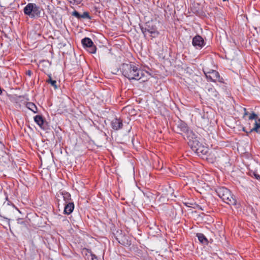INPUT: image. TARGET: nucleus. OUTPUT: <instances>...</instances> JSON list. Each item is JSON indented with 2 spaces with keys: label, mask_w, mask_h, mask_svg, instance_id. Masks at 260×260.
<instances>
[{
  "label": "nucleus",
  "mask_w": 260,
  "mask_h": 260,
  "mask_svg": "<svg viewBox=\"0 0 260 260\" xmlns=\"http://www.w3.org/2000/svg\"><path fill=\"white\" fill-rule=\"evenodd\" d=\"M203 72L208 80L213 82H216L217 81L220 83L224 82L223 79L220 77L219 73L217 71L211 70L207 72H206L204 70H203Z\"/></svg>",
  "instance_id": "39448f33"
},
{
  "label": "nucleus",
  "mask_w": 260,
  "mask_h": 260,
  "mask_svg": "<svg viewBox=\"0 0 260 260\" xmlns=\"http://www.w3.org/2000/svg\"><path fill=\"white\" fill-rule=\"evenodd\" d=\"M196 236L198 237L199 241L203 244L207 245L208 240L205 236L202 233H197Z\"/></svg>",
  "instance_id": "2eb2a0df"
},
{
  "label": "nucleus",
  "mask_w": 260,
  "mask_h": 260,
  "mask_svg": "<svg viewBox=\"0 0 260 260\" xmlns=\"http://www.w3.org/2000/svg\"><path fill=\"white\" fill-rule=\"evenodd\" d=\"M192 45L197 49H201L205 45L203 38L200 35H196L192 39Z\"/></svg>",
  "instance_id": "1a4fd4ad"
},
{
  "label": "nucleus",
  "mask_w": 260,
  "mask_h": 260,
  "mask_svg": "<svg viewBox=\"0 0 260 260\" xmlns=\"http://www.w3.org/2000/svg\"><path fill=\"white\" fill-rule=\"evenodd\" d=\"M23 12L25 15L28 16L30 18L40 17V8L35 3H28L24 8Z\"/></svg>",
  "instance_id": "7ed1b4c3"
},
{
  "label": "nucleus",
  "mask_w": 260,
  "mask_h": 260,
  "mask_svg": "<svg viewBox=\"0 0 260 260\" xmlns=\"http://www.w3.org/2000/svg\"><path fill=\"white\" fill-rule=\"evenodd\" d=\"M34 120L35 122L41 128L44 129H46L45 123L46 121L42 116L38 115L34 117Z\"/></svg>",
  "instance_id": "ddd939ff"
},
{
  "label": "nucleus",
  "mask_w": 260,
  "mask_h": 260,
  "mask_svg": "<svg viewBox=\"0 0 260 260\" xmlns=\"http://www.w3.org/2000/svg\"><path fill=\"white\" fill-rule=\"evenodd\" d=\"M177 129L178 133H181V132H182L186 134L187 135L188 139L191 137L192 135L194 136V134L192 131L189 129L187 124L182 121H181L178 123L177 125Z\"/></svg>",
  "instance_id": "6e6552de"
},
{
  "label": "nucleus",
  "mask_w": 260,
  "mask_h": 260,
  "mask_svg": "<svg viewBox=\"0 0 260 260\" xmlns=\"http://www.w3.org/2000/svg\"><path fill=\"white\" fill-rule=\"evenodd\" d=\"M208 92L210 93V95L214 97H217L218 95V92L216 90V89L213 87L209 88L208 89Z\"/></svg>",
  "instance_id": "6ab92c4d"
},
{
  "label": "nucleus",
  "mask_w": 260,
  "mask_h": 260,
  "mask_svg": "<svg viewBox=\"0 0 260 260\" xmlns=\"http://www.w3.org/2000/svg\"><path fill=\"white\" fill-rule=\"evenodd\" d=\"M260 128V124H258V122L257 121H255V123H254V126L253 128L251 129L250 132H258V130Z\"/></svg>",
  "instance_id": "aec40b11"
},
{
  "label": "nucleus",
  "mask_w": 260,
  "mask_h": 260,
  "mask_svg": "<svg viewBox=\"0 0 260 260\" xmlns=\"http://www.w3.org/2000/svg\"><path fill=\"white\" fill-rule=\"evenodd\" d=\"M118 243L124 246H129L132 244L131 238L126 235H121L119 238H116Z\"/></svg>",
  "instance_id": "9d476101"
},
{
  "label": "nucleus",
  "mask_w": 260,
  "mask_h": 260,
  "mask_svg": "<svg viewBox=\"0 0 260 260\" xmlns=\"http://www.w3.org/2000/svg\"><path fill=\"white\" fill-rule=\"evenodd\" d=\"M60 193L62 196V197L63 198V200L65 202V203L71 202H70V200H71V194L69 192H68L66 191H62L60 192Z\"/></svg>",
  "instance_id": "dca6fc26"
},
{
  "label": "nucleus",
  "mask_w": 260,
  "mask_h": 260,
  "mask_svg": "<svg viewBox=\"0 0 260 260\" xmlns=\"http://www.w3.org/2000/svg\"><path fill=\"white\" fill-rule=\"evenodd\" d=\"M257 118V115L254 112H252L249 116V120L255 119Z\"/></svg>",
  "instance_id": "5701e85b"
},
{
  "label": "nucleus",
  "mask_w": 260,
  "mask_h": 260,
  "mask_svg": "<svg viewBox=\"0 0 260 260\" xmlns=\"http://www.w3.org/2000/svg\"><path fill=\"white\" fill-rule=\"evenodd\" d=\"M81 19H91V17L89 15V14L87 12H84L82 14H81Z\"/></svg>",
  "instance_id": "412c9836"
},
{
  "label": "nucleus",
  "mask_w": 260,
  "mask_h": 260,
  "mask_svg": "<svg viewBox=\"0 0 260 260\" xmlns=\"http://www.w3.org/2000/svg\"><path fill=\"white\" fill-rule=\"evenodd\" d=\"M184 204L187 206V207H190V206L188 205V203H185Z\"/></svg>",
  "instance_id": "c85d7f7f"
},
{
  "label": "nucleus",
  "mask_w": 260,
  "mask_h": 260,
  "mask_svg": "<svg viewBox=\"0 0 260 260\" xmlns=\"http://www.w3.org/2000/svg\"><path fill=\"white\" fill-rule=\"evenodd\" d=\"M216 192L218 196L224 203L230 205L235 206L236 208L239 207L235 197L232 194L230 190L228 188L224 187H219L216 189Z\"/></svg>",
  "instance_id": "f03ea898"
},
{
  "label": "nucleus",
  "mask_w": 260,
  "mask_h": 260,
  "mask_svg": "<svg viewBox=\"0 0 260 260\" xmlns=\"http://www.w3.org/2000/svg\"><path fill=\"white\" fill-rule=\"evenodd\" d=\"M74 209V204L73 202L66 203L64 204L63 213L65 214L69 215L73 211Z\"/></svg>",
  "instance_id": "4468645a"
},
{
  "label": "nucleus",
  "mask_w": 260,
  "mask_h": 260,
  "mask_svg": "<svg viewBox=\"0 0 260 260\" xmlns=\"http://www.w3.org/2000/svg\"><path fill=\"white\" fill-rule=\"evenodd\" d=\"M257 133H258L260 134V128L258 130V132H256Z\"/></svg>",
  "instance_id": "7c9ffc66"
},
{
  "label": "nucleus",
  "mask_w": 260,
  "mask_h": 260,
  "mask_svg": "<svg viewBox=\"0 0 260 260\" xmlns=\"http://www.w3.org/2000/svg\"><path fill=\"white\" fill-rule=\"evenodd\" d=\"M111 125L113 129L117 131L122 127V120L120 118H115L111 121Z\"/></svg>",
  "instance_id": "f8f14e48"
},
{
  "label": "nucleus",
  "mask_w": 260,
  "mask_h": 260,
  "mask_svg": "<svg viewBox=\"0 0 260 260\" xmlns=\"http://www.w3.org/2000/svg\"><path fill=\"white\" fill-rule=\"evenodd\" d=\"M199 138L194 136H191V137L188 138V145L190 147L192 151L195 153L199 150V148L202 146L203 144L200 142Z\"/></svg>",
  "instance_id": "0eeeda50"
},
{
  "label": "nucleus",
  "mask_w": 260,
  "mask_h": 260,
  "mask_svg": "<svg viewBox=\"0 0 260 260\" xmlns=\"http://www.w3.org/2000/svg\"><path fill=\"white\" fill-rule=\"evenodd\" d=\"M243 110L244 111L243 117H245V116L248 114V112L247 111L246 109L245 108H243Z\"/></svg>",
  "instance_id": "bb28decb"
},
{
  "label": "nucleus",
  "mask_w": 260,
  "mask_h": 260,
  "mask_svg": "<svg viewBox=\"0 0 260 260\" xmlns=\"http://www.w3.org/2000/svg\"><path fill=\"white\" fill-rule=\"evenodd\" d=\"M46 82L48 83H50L52 86L54 87V89L57 88V82L55 80H53L51 78V75H48V79L46 80Z\"/></svg>",
  "instance_id": "a211bd4d"
},
{
  "label": "nucleus",
  "mask_w": 260,
  "mask_h": 260,
  "mask_svg": "<svg viewBox=\"0 0 260 260\" xmlns=\"http://www.w3.org/2000/svg\"><path fill=\"white\" fill-rule=\"evenodd\" d=\"M209 149L204 146V145H203L202 146L200 147V148H199V150H197V152H196V153L199 156H201V157H204V156H207L206 157V158L207 159H209L208 156V154L209 153Z\"/></svg>",
  "instance_id": "9b49d317"
},
{
  "label": "nucleus",
  "mask_w": 260,
  "mask_h": 260,
  "mask_svg": "<svg viewBox=\"0 0 260 260\" xmlns=\"http://www.w3.org/2000/svg\"><path fill=\"white\" fill-rule=\"evenodd\" d=\"M17 223L26 225L25 222L21 218H19L17 219Z\"/></svg>",
  "instance_id": "b1692460"
},
{
  "label": "nucleus",
  "mask_w": 260,
  "mask_h": 260,
  "mask_svg": "<svg viewBox=\"0 0 260 260\" xmlns=\"http://www.w3.org/2000/svg\"><path fill=\"white\" fill-rule=\"evenodd\" d=\"M121 70L122 75L129 80H141L144 82L147 81L150 76L148 72L131 63H123Z\"/></svg>",
  "instance_id": "f257e3e1"
},
{
  "label": "nucleus",
  "mask_w": 260,
  "mask_h": 260,
  "mask_svg": "<svg viewBox=\"0 0 260 260\" xmlns=\"http://www.w3.org/2000/svg\"><path fill=\"white\" fill-rule=\"evenodd\" d=\"M140 28L145 36L147 32L150 33L152 37H156L159 35V32L156 30L155 26L151 22H146L144 26H140Z\"/></svg>",
  "instance_id": "20e7f679"
},
{
  "label": "nucleus",
  "mask_w": 260,
  "mask_h": 260,
  "mask_svg": "<svg viewBox=\"0 0 260 260\" xmlns=\"http://www.w3.org/2000/svg\"><path fill=\"white\" fill-rule=\"evenodd\" d=\"M72 15L75 16L78 19H81V14L77 11L75 10L72 13Z\"/></svg>",
  "instance_id": "4be33fe9"
},
{
  "label": "nucleus",
  "mask_w": 260,
  "mask_h": 260,
  "mask_svg": "<svg viewBox=\"0 0 260 260\" xmlns=\"http://www.w3.org/2000/svg\"><path fill=\"white\" fill-rule=\"evenodd\" d=\"M92 260H98V257L93 254L91 255Z\"/></svg>",
  "instance_id": "393cba45"
},
{
  "label": "nucleus",
  "mask_w": 260,
  "mask_h": 260,
  "mask_svg": "<svg viewBox=\"0 0 260 260\" xmlns=\"http://www.w3.org/2000/svg\"><path fill=\"white\" fill-rule=\"evenodd\" d=\"M254 176H255L256 179H260V175H259L256 174H255L254 173Z\"/></svg>",
  "instance_id": "cd10ccee"
},
{
  "label": "nucleus",
  "mask_w": 260,
  "mask_h": 260,
  "mask_svg": "<svg viewBox=\"0 0 260 260\" xmlns=\"http://www.w3.org/2000/svg\"><path fill=\"white\" fill-rule=\"evenodd\" d=\"M258 123V124H260V118L258 119V120L257 121Z\"/></svg>",
  "instance_id": "c756f323"
},
{
  "label": "nucleus",
  "mask_w": 260,
  "mask_h": 260,
  "mask_svg": "<svg viewBox=\"0 0 260 260\" xmlns=\"http://www.w3.org/2000/svg\"><path fill=\"white\" fill-rule=\"evenodd\" d=\"M26 107L32 111L34 113L38 112V109L35 104L31 102H28L26 105Z\"/></svg>",
  "instance_id": "f3484780"
},
{
  "label": "nucleus",
  "mask_w": 260,
  "mask_h": 260,
  "mask_svg": "<svg viewBox=\"0 0 260 260\" xmlns=\"http://www.w3.org/2000/svg\"><path fill=\"white\" fill-rule=\"evenodd\" d=\"M26 74L29 76H31L32 72L30 70H27L26 71Z\"/></svg>",
  "instance_id": "a878e982"
},
{
  "label": "nucleus",
  "mask_w": 260,
  "mask_h": 260,
  "mask_svg": "<svg viewBox=\"0 0 260 260\" xmlns=\"http://www.w3.org/2000/svg\"><path fill=\"white\" fill-rule=\"evenodd\" d=\"M81 43L83 47L89 53L93 54L96 52V47L93 44L91 39L85 38L82 40Z\"/></svg>",
  "instance_id": "423d86ee"
}]
</instances>
